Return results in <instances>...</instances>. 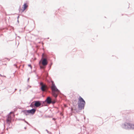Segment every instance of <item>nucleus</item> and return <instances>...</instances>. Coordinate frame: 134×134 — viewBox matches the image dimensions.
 Returning a JSON list of instances; mask_svg holds the SVG:
<instances>
[{
  "label": "nucleus",
  "instance_id": "obj_3",
  "mask_svg": "<svg viewBox=\"0 0 134 134\" xmlns=\"http://www.w3.org/2000/svg\"><path fill=\"white\" fill-rule=\"evenodd\" d=\"M44 54L42 55V58L40 63L41 62L42 65L43 66H45L47 65V60L46 58H43Z\"/></svg>",
  "mask_w": 134,
  "mask_h": 134
},
{
  "label": "nucleus",
  "instance_id": "obj_14",
  "mask_svg": "<svg viewBox=\"0 0 134 134\" xmlns=\"http://www.w3.org/2000/svg\"><path fill=\"white\" fill-rule=\"evenodd\" d=\"M29 66H30V67H31V68H32V66H31V65H29Z\"/></svg>",
  "mask_w": 134,
  "mask_h": 134
},
{
  "label": "nucleus",
  "instance_id": "obj_11",
  "mask_svg": "<svg viewBox=\"0 0 134 134\" xmlns=\"http://www.w3.org/2000/svg\"><path fill=\"white\" fill-rule=\"evenodd\" d=\"M28 5L26 4H25L23 5V9L22 10V12H23L27 8Z\"/></svg>",
  "mask_w": 134,
  "mask_h": 134
},
{
  "label": "nucleus",
  "instance_id": "obj_13",
  "mask_svg": "<svg viewBox=\"0 0 134 134\" xmlns=\"http://www.w3.org/2000/svg\"><path fill=\"white\" fill-rule=\"evenodd\" d=\"M40 68L41 69H44V67L43 66H40Z\"/></svg>",
  "mask_w": 134,
  "mask_h": 134
},
{
  "label": "nucleus",
  "instance_id": "obj_4",
  "mask_svg": "<svg viewBox=\"0 0 134 134\" xmlns=\"http://www.w3.org/2000/svg\"><path fill=\"white\" fill-rule=\"evenodd\" d=\"M36 111V109H33L30 110H25V112L26 114L27 115L29 114H34L35 113Z\"/></svg>",
  "mask_w": 134,
  "mask_h": 134
},
{
  "label": "nucleus",
  "instance_id": "obj_6",
  "mask_svg": "<svg viewBox=\"0 0 134 134\" xmlns=\"http://www.w3.org/2000/svg\"><path fill=\"white\" fill-rule=\"evenodd\" d=\"M60 91L59 90H55L52 91V96L55 98H56L59 94Z\"/></svg>",
  "mask_w": 134,
  "mask_h": 134
},
{
  "label": "nucleus",
  "instance_id": "obj_10",
  "mask_svg": "<svg viewBox=\"0 0 134 134\" xmlns=\"http://www.w3.org/2000/svg\"><path fill=\"white\" fill-rule=\"evenodd\" d=\"M47 101L48 103L50 104L51 103V99L49 97H48L47 99Z\"/></svg>",
  "mask_w": 134,
  "mask_h": 134
},
{
  "label": "nucleus",
  "instance_id": "obj_15",
  "mask_svg": "<svg viewBox=\"0 0 134 134\" xmlns=\"http://www.w3.org/2000/svg\"><path fill=\"white\" fill-rule=\"evenodd\" d=\"M55 102H53V103H55Z\"/></svg>",
  "mask_w": 134,
  "mask_h": 134
},
{
  "label": "nucleus",
  "instance_id": "obj_12",
  "mask_svg": "<svg viewBox=\"0 0 134 134\" xmlns=\"http://www.w3.org/2000/svg\"><path fill=\"white\" fill-rule=\"evenodd\" d=\"M8 60V59L7 58H5V59H3L2 60V62H4L7 61V60Z\"/></svg>",
  "mask_w": 134,
  "mask_h": 134
},
{
  "label": "nucleus",
  "instance_id": "obj_7",
  "mask_svg": "<svg viewBox=\"0 0 134 134\" xmlns=\"http://www.w3.org/2000/svg\"><path fill=\"white\" fill-rule=\"evenodd\" d=\"M51 88L52 91L55 90H59L55 85L53 81H52V85L51 86Z\"/></svg>",
  "mask_w": 134,
  "mask_h": 134
},
{
  "label": "nucleus",
  "instance_id": "obj_8",
  "mask_svg": "<svg viewBox=\"0 0 134 134\" xmlns=\"http://www.w3.org/2000/svg\"><path fill=\"white\" fill-rule=\"evenodd\" d=\"M40 85L41 86V89L43 91H44L47 89V86L45 85H44L43 82L40 83Z\"/></svg>",
  "mask_w": 134,
  "mask_h": 134
},
{
  "label": "nucleus",
  "instance_id": "obj_1",
  "mask_svg": "<svg viewBox=\"0 0 134 134\" xmlns=\"http://www.w3.org/2000/svg\"><path fill=\"white\" fill-rule=\"evenodd\" d=\"M78 99V108L80 110L84 109L85 105V101L81 96L79 97Z\"/></svg>",
  "mask_w": 134,
  "mask_h": 134
},
{
  "label": "nucleus",
  "instance_id": "obj_9",
  "mask_svg": "<svg viewBox=\"0 0 134 134\" xmlns=\"http://www.w3.org/2000/svg\"><path fill=\"white\" fill-rule=\"evenodd\" d=\"M35 103L34 105L36 107H38L41 105V103L39 101H36L34 102Z\"/></svg>",
  "mask_w": 134,
  "mask_h": 134
},
{
  "label": "nucleus",
  "instance_id": "obj_2",
  "mask_svg": "<svg viewBox=\"0 0 134 134\" xmlns=\"http://www.w3.org/2000/svg\"><path fill=\"white\" fill-rule=\"evenodd\" d=\"M124 128L125 129H128L129 128L134 129V124H131L130 123H126L124 125Z\"/></svg>",
  "mask_w": 134,
  "mask_h": 134
},
{
  "label": "nucleus",
  "instance_id": "obj_5",
  "mask_svg": "<svg viewBox=\"0 0 134 134\" xmlns=\"http://www.w3.org/2000/svg\"><path fill=\"white\" fill-rule=\"evenodd\" d=\"M11 117L10 115H8L6 119V124L8 126L10 125V124L11 122Z\"/></svg>",
  "mask_w": 134,
  "mask_h": 134
}]
</instances>
